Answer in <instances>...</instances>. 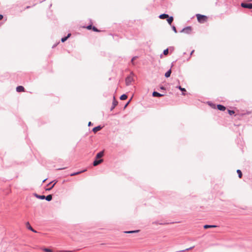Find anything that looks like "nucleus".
<instances>
[{"mask_svg": "<svg viewBox=\"0 0 252 252\" xmlns=\"http://www.w3.org/2000/svg\"><path fill=\"white\" fill-rule=\"evenodd\" d=\"M59 42L56 43V44H55L53 46H52V48H55L58 44H59Z\"/></svg>", "mask_w": 252, "mask_h": 252, "instance_id": "41", "label": "nucleus"}, {"mask_svg": "<svg viewBox=\"0 0 252 252\" xmlns=\"http://www.w3.org/2000/svg\"><path fill=\"white\" fill-rule=\"evenodd\" d=\"M42 250L44 252H53V251L51 249L47 248H43L42 249Z\"/></svg>", "mask_w": 252, "mask_h": 252, "instance_id": "25", "label": "nucleus"}, {"mask_svg": "<svg viewBox=\"0 0 252 252\" xmlns=\"http://www.w3.org/2000/svg\"><path fill=\"white\" fill-rule=\"evenodd\" d=\"M173 20H174L173 17V16H169V15H168V17H167V18H166V20H167L168 23L170 25H171L173 21Z\"/></svg>", "mask_w": 252, "mask_h": 252, "instance_id": "14", "label": "nucleus"}, {"mask_svg": "<svg viewBox=\"0 0 252 252\" xmlns=\"http://www.w3.org/2000/svg\"><path fill=\"white\" fill-rule=\"evenodd\" d=\"M172 29L173 31L175 33H177V31L176 28L175 26H172Z\"/></svg>", "mask_w": 252, "mask_h": 252, "instance_id": "34", "label": "nucleus"}, {"mask_svg": "<svg viewBox=\"0 0 252 252\" xmlns=\"http://www.w3.org/2000/svg\"><path fill=\"white\" fill-rule=\"evenodd\" d=\"M104 156V151H101L98 153H97L95 158H100Z\"/></svg>", "mask_w": 252, "mask_h": 252, "instance_id": "16", "label": "nucleus"}, {"mask_svg": "<svg viewBox=\"0 0 252 252\" xmlns=\"http://www.w3.org/2000/svg\"><path fill=\"white\" fill-rule=\"evenodd\" d=\"M52 183H50V182L47 184V186H49L50 184H51Z\"/></svg>", "mask_w": 252, "mask_h": 252, "instance_id": "45", "label": "nucleus"}, {"mask_svg": "<svg viewBox=\"0 0 252 252\" xmlns=\"http://www.w3.org/2000/svg\"><path fill=\"white\" fill-rule=\"evenodd\" d=\"M92 30L94 31V32H99L100 31L97 29L95 26H93V28H92Z\"/></svg>", "mask_w": 252, "mask_h": 252, "instance_id": "32", "label": "nucleus"}, {"mask_svg": "<svg viewBox=\"0 0 252 252\" xmlns=\"http://www.w3.org/2000/svg\"><path fill=\"white\" fill-rule=\"evenodd\" d=\"M27 227L28 229L31 230L32 231L36 233L37 231L35 230L30 224V223L29 222H27L26 223Z\"/></svg>", "mask_w": 252, "mask_h": 252, "instance_id": "15", "label": "nucleus"}, {"mask_svg": "<svg viewBox=\"0 0 252 252\" xmlns=\"http://www.w3.org/2000/svg\"><path fill=\"white\" fill-rule=\"evenodd\" d=\"M65 168H59L58 170H63V169H64Z\"/></svg>", "mask_w": 252, "mask_h": 252, "instance_id": "43", "label": "nucleus"}, {"mask_svg": "<svg viewBox=\"0 0 252 252\" xmlns=\"http://www.w3.org/2000/svg\"><path fill=\"white\" fill-rule=\"evenodd\" d=\"M227 111H228V113L230 115H232L233 114H234L235 113V112L234 110H229V109H228L227 110Z\"/></svg>", "mask_w": 252, "mask_h": 252, "instance_id": "31", "label": "nucleus"}, {"mask_svg": "<svg viewBox=\"0 0 252 252\" xmlns=\"http://www.w3.org/2000/svg\"><path fill=\"white\" fill-rule=\"evenodd\" d=\"M53 182H55V183L53 184L51 187H50V188H49L48 189H46V190H51L52 188H53V187L55 186V185L56 184V183H57V181L55 180L53 181Z\"/></svg>", "mask_w": 252, "mask_h": 252, "instance_id": "22", "label": "nucleus"}, {"mask_svg": "<svg viewBox=\"0 0 252 252\" xmlns=\"http://www.w3.org/2000/svg\"><path fill=\"white\" fill-rule=\"evenodd\" d=\"M127 98V96L126 94H123L121 95L120 99L122 100L126 99Z\"/></svg>", "mask_w": 252, "mask_h": 252, "instance_id": "23", "label": "nucleus"}, {"mask_svg": "<svg viewBox=\"0 0 252 252\" xmlns=\"http://www.w3.org/2000/svg\"><path fill=\"white\" fill-rule=\"evenodd\" d=\"M132 98H131L127 102V103L125 105L124 108L125 109L126 107L128 106V104L129 103L130 100H131Z\"/></svg>", "mask_w": 252, "mask_h": 252, "instance_id": "33", "label": "nucleus"}, {"mask_svg": "<svg viewBox=\"0 0 252 252\" xmlns=\"http://www.w3.org/2000/svg\"><path fill=\"white\" fill-rule=\"evenodd\" d=\"M3 17V15L2 14H0V20H2Z\"/></svg>", "mask_w": 252, "mask_h": 252, "instance_id": "42", "label": "nucleus"}, {"mask_svg": "<svg viewBox=\"0 0 252 252\" xmlns=\"http://www.w3.org/2000/svg\"><path fill=\"white\" fill-rule=\"evenodd\" d=\"M118 103V102L117 100L116 99L115 97L114 96L112 102V105L110 108V110H113L115 108V107L117 105Z\"/></svg>", "mask_w": 252, "mask_h": 252, "instance_id": "6", "label": "nucleus"}, {"mask_svg": "<svg viewBox=\"0 0 252 252\" xmlns=\"http://www.w3.org/2000/svg\"><path fill=\"white\" fill-rule=\"evenodd\" d=\"M176 88L178 89L182 92V94L185 95L186 94V90L184 88H182L180 85H178L176 87Z\"/></svg>", "mask_w": 252, "mask_h": 252, "instance_id": "8", "label": "nucleus"}, {"mask_svg": "<svg viewBox=\"0 0 252 252\" xmlns=\"http://www.w3.org/2000/svg\"><path fill=\"white\" fill-rule=\"evenodd\" d=\"M52 194H49L47 196H45L44 199H46L47 201H50L52 199Z\"/></svg>", "mask_w": 252, "mask_h": 252, "instance_id": "20", "label": "nucleus"}, {"mask_svg": "<svg viewBox=\"0 0 252 252\" xmlns=\"http://www.w3.org/2000/svg\"><path fill=\"white\" fill-rule=\"evenodd\" d=\"M217 227V225H209V224H205L203 226L204 229H207L209 228H214V227Z\"/></svg>", "mask_w": 252, "mask_h": 252, "instance_id": "21", "label": "nucleus"}, {"mask_svg": "<svg viewBox=\"0 0 252 252\" xmlns=\"http://www.w3.org/2000/svg\"><path fill=\"white\" fill-rule=\"evenodd\" d=\"M93 26L92 24H91L88 25L87 27H85V28L89 30H92Z\"/></svg>", "mask_w": 252, "mask_h": 252, "instance_id": "29", "label": "nucleus"}, {"mask_svg": "<svg viewBox=\"0 0 252 252\" xmlns=\"http://www.w3.org/2000/svg\"><path fill=\"white\" fill-rule=\"evenodd\" d=\"M217 108L218 110L221 111H224L226 110V107L222 104H218L217 105Z\"/></svg>", "mask_w": 252, "mask_h": 252, "instance_id": "11", "label": "nucleus"}, {"mask_svg": "<svg viewBox=\"0 0 252 252\" xmlns=\"http://www.w3.org/2000/svg\"><path fill=\"white\" fill-rule=\"evenodd\" d=\"M152 95L154 97H161V96H164V94H160V93H158V92H156V91H154L153 92Z\"/></svg>", "mask_w": 252, "mask_h": 252, "instance_id": "10", "label": "nucleus"}, {"mask_svg": "<svg viewBox=\"0 0 252 252\" xmlns=\"http://www.w3.org/2000/svg\"><path fill=\"white\" fill-rule=\"evenodd\" d=\"M173 63H172L171 64V66L170 67V68L169 69H168L165 73L164 74V76L166 77V78H169L170 75H171V72H172V70H171V68L172 67H173Z\"/></svg>", "mask_w": 252, "mask_h": 252, "instance_id": "7", "label": "nucleus"}, {"mask_svg": "<svg viewBox=\"0 0 252 252\" xmlns=\"http://www.w3.org/2000/svg\"><path fill=\"white\" fill-rule=\"evenodd\" d=\"M103 161V159L96 158H95V159L93 161V164L94 166H96L98 165V164H100L101 163H102Z\"/></svg>", "mask_w": 252, "mask_h": 252, "instance_id": "5", "label": "nucleus"}, {"mask_svg": "<svg viewBox=\"0 0 252 252\" xmlns=\"http://www.w3.org/2000/svg\"><path fill=\"white\" fill-rule=\"evenodd\" d=\"M45 180H46V179L44 180H43V182H45Z\"/></svg>", "mask_w": 252, "mask_h": 252, "instance_id": "47", "label": "nucleus"}, {"mask_svg": "<svg viewBox=\"0 0 252 252\" xmlns=\"http://www.w3.org/2000/svg\"><path fill=\"white\" fill-rule=\"evenodd\" d=\"M208 104L212 108H216V105L215 104L213 103V102L211 101H208Z\"/></svg>", "mask_w": 252, "mask_h": 252, "instance_id": "26", "label": "nucleus"}, {"mask_svg": "<svg viewBox=\"0 0 252 252\" xmlns=\"http://www.w3.org/2000/svg\"><path fill=\"white\" fill-rule=\"evenodd\" d=\"M248 1H252V0H248Z\"/></svg>", "mask_w": 252, "mask_h": 252, "instance_id": "48", "label": "nucleus"}, {"mask_svg": "<svg viewBox=\"0 0 252 252\" xmlns=\"http://www.w3.org/2000/svg\"><path fill=\"white\" fill-rule=\"evenodd\" d=\"M160 89L162 90H165V88L163 86H161Z\"/></svg>", "mask_w": 252, "mask_h": 252, "instance_id": "37", "label": "nucleus"}, {"mask_svg": "<svg viewBox=\"0 0 252 252\" xmlns=\"http://www.w3.org/2000/svg\"><path fill=\"white\" fill-rule=\"evenodd\" d=\"M192 31V28L191 26H187L184 28H183L181 31L180 32H184L187 34H190Z\"/></svg>", "mask_w": 252, "mask_h": 252, "instance_id": "3", "label": "nucleus"}, {"mask_svg": "<svg viewBox=\"0 0 252 252\" xmlns=\"http://www.w3.org/2000/svg\"><path fill=\"white\" fill-rule=\"evenodd\" d=\"M30 6H27V7H26V8H27V9H28V8H30Z\"/></svg>", "mask_w": 252, "mask_h": 252, "instance_id": "46", "label": "nucleus"}, {"mask_svg": "<svg viewBox=\"0 0 252 252\" xmlns=\"http://www.w3.org/2000/svg\"><path fill=\"white\" fill-rule=\"evenodd\" d=\"M71 34L70 33H68L66 36H65L61 38L62 42H64L65 41L67 40V39L70 37Z\"/></svg>", "mask_w": 252, "mask_h": 252, "instance_id": "13", "label": "nucleus"}, {"mask_svg": "<svg viewBox=\"0 0 252 252\" xmlns=\"http://www.w3.org/2000/svg\"><path fill=\"white\" fill-rule=\"evenodd\" d=\"M169 53V50H168V48H166V49H164L163 51V54L164 55H168Z\"/></svg>", "mask_w": 252, "mask_h": 252, "instance_id": "30", "label": "nucleus"}, {"mask_svg": "<svg viewBox=\"0 0 252 252\" xmlns=\"http://www.w3.org/2000/svg\"><path fill=\"white\" fill-rule=\"evenodd\" d=\"M237 173L238 175V177L239 178H241L242 177V171L240 169L237 170Z\"/></svg>", "mask_w": 252, "mask_h": 252, "instance_id": "27", "label": "nucleus"}, {"mask_svg": "<svg viewBox=\"0 0 252 252\" xmlns=\"http://www.w3.org/2000/svg\"><path fill=\"white\" fill-rule=\"evenodd\" d=\"M193 248H194V247H190L189 248L187 249H186L185 250H183V251H182V252H184V251H188V250H191V249H192Z\"/></svg>", "mask_w": 252, "mask_h": 252, "instance_id": "38", "label": "nucleus"}, {"mask_svg": "<svg viewBox=\"0 0 252 252\" xmlns=\"http://www.w3.org/2000/svg\"><path fill=\"white\" fill-rule=\"evenodd\" d=\"M86 171V169L82 170V171L76 172H73V173H71L70 174V176H75V175H78V174H80L81 173H83V172H85Z\"/></svg>", "mask_w": 252, "mask_h": 252, "instance_id": "19", "label": "nucleus"}, {"mask_svg": "<svg viewBox=\"0 0 252 252\" xmlns=\"http://www.w3.org/2000/svg\"><path fill=\"white\" fill-rule=\"evenodd\" d=\"M134 76V74L132 72H131L130 74L128 75L125 79L126 85L127 86H129L131 84V83L133 81L134 79L133 76Z\"/></svg>", "mask_w": 252, "mask_h": 252, "instance_id": "2", "label": "nucleus"}, {"mask_svg": "<svg viewBox=\"0 0 252 252\" xmlns=\"http://www.w3.org/2000/svg\"><path fill=\"white\" fill-rule=\"evenodd\" d=\"M194 50L191 51V52L190 53V56H191L192 55V54L194 53ZM190 58V57H189V58L188 59V60H189Z\"/></svg>", "mask_w": 252, "mask_h": 252, "instance_id": "36", "label": "nucleus"}, {"mask_svg": "<svg viewBox=\"0 0 252 252\" xmlns=\"http://www.w3.org/2000/svg\"><path fill=\"white\" fill-rule=\"evenodd\" d=\"M93 124L91 122H89V123H88V126H93Z\"/></svg>", "mask_w": 252, "mask_h": 252, "instance_id": "39", "label": "nucleus"}, {"mask_svg": "<svg viewBox=\"0 0 252 252\" xmlns=\"http://www.w3.org/2000/svg\"><path fill=\"white\" fill-rule=\"evenodd\" d=\"M50 183L54 184V183H55V182H53V181L51 182Z\"/></svg>", "mask_w": 252, "mask_h": 252, "instance_id": "44", "label": "nucleus"}, {"mask_svg": "<svg viewBox=\"0 0 252 252\" xmlns=\"http://www.w3.org/2000/svg\"><path fill=\"white\" fill-rule=\"evenodd\" d=\"M153 223H155V224H163V223H159L158 221H155L153 222Z\"/></svg>", "mask_w": 252, "mask_h": 252, "instance_id": "40", "label": "nucleus"}, {"mask_svg": "<svg viewBox=\"0 0 252 252\" xmlns=\"http://www.w3.org/2000/svg\"><path fill=\"white\" fill-rule=\"evenodd\" d=\"M102 128V126H101L100 125H99V126H95L94 127L93 129H92V131L94 132V133H96L97 132V131H99L100 130H101V129Z\"/></svg>", "mask_w": 252, "mask_h": 252, "instance_id": "9", "label": "nucleus"}, {"mask_svg": "<svg viewBox=\"0 0 252 252\" xmlns=\"http://www.w3.org/2000/svg\"><path fill=\"white\" fill-rule=\"evenodd\" d=\"M251 113V111H247L246 113H244L242 114V115H246V114H250Z\"/></svg>", "mask_w": 252, "mask_h": 252, "instance_id": "35", "label": "nucleus"}, {"mask_svg": "<svg viewBox=\"0 0 252 252\" xmlns=\"http://www.w3.org/2000/svg\"><path fill=\"white\" fill-rule=\"evenodd\" d=\"M196 17L198 22L200 23H204L207 20V17L206 16L200 14H196Z\"/></svg>", "mask_w": 252, "mask_h": 252, "instance_id": "1", "label": "nucleus"}, {"mask_svg": "<svg viewBox=\"0 0 252 252\" xmlns=\"http://www.w3.org/2000/svg\"><path fill=\"white\" fill-rule=\"evenodd\" d=\"M137 58H138V56H134V57H133L132 58L131 60V61H130L131 63L132 64H134V61L135 60H136V59H137Z\"/></svg>", "mask_w": 252, "mask_h": 252, "instance_id": "28", "label": "nucleus"}, {"mask_svg": "<svg viewBox=\"0 0 252 252\" xmlns=\"http://www.w3.org/2000/svg\"><path fill=\"white\" fill-rule=\"evenodd\" d=\"M158 17H159V18H160L161 19H166L167 17H168V14H165V13H163V14L159 15Z\"/></svg>", "mask_w": 252, "mask_h": 252, "instance_id": "18", "label": "nucleus"}, {"mask_svg": "<svg viewBox=\"0 0 252 252\" xmlns=\"http://www.w3.org/2000/svg\"><path fill=\"white\" fill-rule=\"evenodd\" d=\"M34 195L37 198L39 199H41V200L44 199V198H45V195H39V194H37L36 193H34Z\"/></svg>", "mask_w": 252, "mask_h": 252, "instance_id": "17", "label": "nucleus"}, {"mask_svg": "<svg viewBox=\"0 0 252 252\" xmlns=\"http://www.w3.org/2000/svg\"><path fill=\"white\" fill-rule=\"evenodd\" d=\"M139 232V230H131V231H126L124 232L126 233H134Z\"/></svg>", "mask_w": 252, "mask_h": 252, "instance_id": "24", "label": "nucleus"}, {"mask_svg": "<svg viewBox=\"0 0 252 252\" xmlns=\"http://www.w3.org/2000/svg\"><path fill=\"white\" fill-rule=\"evenodd\" d=\"M241 6L243 8H248V9H252V3H246V2H242L241 3Z\"/></svg>", "mask_w": 252, "mask_h": 252, "instance_id": "4", "label": "nucleus"}, {"mask_svg": "<svg viewBox=\"0 0 252 252\" xmlns=\"http://www.w3.org/2000/svg\"><path fill=\"white\" fill-rule=\"evenodd\" d=\"M16 91L17 92H23L25 91V88L22 86H18L16 87Z\"/></svg>", "mask_w": 252, "mask_h": 252, "instance_id": "12", "label": "nucleus"}]
</instances>
